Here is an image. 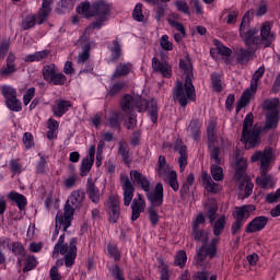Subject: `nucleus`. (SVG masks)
I'll return each mask as SVG.
<instances>
[{
	"label": "nucleus",
	"instance_id": "nucleus-1",
	"mask_svg": "<svg viewBox=\"0 0 280 280\" xmlns=\"http://www.w3.org/2000/svg\"><path fill=\"white\" fill-rule=\"evenodd\" d=\"M77 12L78 14L85 16V19L97 16V20L85 28L83 35L79 39L80 42L86 43L93 33V30H100L102 25H104L106 18L110 14V4L105 0H96L92 3L86 0L78 5Z\"/></svg>",
	"mask_w": 280,
	"mask_h": 280
},
{
	"label": "nucleus",
	"instance_id": "nucleus-2",
	"mask_svg": "<svg viewBox=\"0 0 280 280\" xmlns=\"http://www.w3.org/2000/svg\"><path fill=\"white\" fill-rule=\"evenodd\" d=\"M179 69L184 71L186 75L185 84L178 81L175 88V100L180 104V106H187V100H191L192 102L196 100V88H194V83L191 82V78H194V66H191V61L189 59H180L179 60Z\"/></svg>",
	"mask_w": 280,
	"mask_h": 280
},
{
	"label": "nucleus",
	"instance_id": "nucleus-3",
	"mask_svg": "<svg viewBox=\"0 0 280 280\" xmlns=\"http://www.w3.org/2000/svg\"><path fill=\"white\" fill-rule=\"evenodd\" d=\"M192 237L195 242H201L202 246L197 249L195 256V264L196 266H205L207 264V258L213 259L218 254V244L220 242V237H214L209 242V233L205 232L203 230H195L192 231Z\"/></svg>",
	"mask_w": 280,
	"mask_h": 280
},
{
	"label": "nucleus",
	"instance_id": "nucleus-4",
	"mask_svg": "<svg viewBox=\"0 0 280 280\" xmlns=\"http://www.w3.org/2000/svg\"><path fill=\"white\" fill-rule=\"evenodd\" d=\"M120 108L124 113L132 114L133 110L141 113L148 108L149 115L153 124H156L159 119V103L155 100H151L149 103L141 97H133L130 94H126L120 101Z\"/></svg>",
	"mask_w": 280,
	"mask_h": 280
},
{
	"label": "nucleus",
	"instance_id": "nucleus-5",
	"mask_svg": "<svg viewBox=\"0 0 280 280\" xmlns=\"http://www.w3.org/2000/svg\"><path fill=\"white\" fill-rule=\"evenodd\" d=\"M272 156H275L272 148L267 147L265 148L264 152L256 151L250 158L252 163H257V161H260V177L256 178V184H258L262 189L275 187V179L272 176L268 175V167H270Z\"/></svg>",
	"mask_w": 280,
	"mask_h": 280
},
{
	"label": "nucleus",
	"instance_id": "nucleus-6",
	"mask_svg": "<svg viewBox=\"0 0 280 280\" xmlns=\"http://www.w3.org/2000/svg\"><path fill=\"white\" fill-rule=\"evenodd\" d=\"M250 14H253V11H247L245 13L238 32L243 43L247 46V49L257 51V49H261V40L259 36V28L250 27Z\"/></svg>",
	"mask_w": 280,
	"mask_h": 280
},
{
	"label": "nucleus",
	"instance_id": "nucleus-7",
	"mask_svg": "<svg viewBox=\"0 0 280 280\" xmlns=\"http://www.w3.org/2000/svg\"><path fill=\"white\" fill-rule=\"evenodd\" d=\"M85 196L86 194L82 190H73L65 205L63 212L62 210H59L57 212L58 222H62V220H65L66 229H69V226H71L75 210L82 207V202H84Z\"/></svg>",
	"mask_w": 280,
	"mask_h": 280
},
{
	"label": "nucleus",
	"instance_id": "nucleus-8",
	"mask_svg": "<svg viewBox=\"0 0 280 280\" xmlns=\"http://www.w3.org/2000/svg\"><path fill=\"white\" fill-rule=\"evenodd\" d=\"M58 255H65V265L67 268H71L78 257V238H71L69 246H67L65 245V234H62L52 250L54 258L58 257Z\"/></svg>",
	"mask_w": 280,
	"mask_h": 280
},
{
	"label": "nucleus",
	"instance_id": "nucleus-9",
	"mask_svg": "<svg viewBox=\"0 0 280 280\" xmlns=\"http://www.w3.org/2000/svg\"><path fill=\"white\" fill-rule=\"evenodd\" d=\"M255 116H253V113H249L245 116V119L243 121V130H242V139L245 143V147L247 150H250V148H255L257 143H259L261 129L255 125Z\"/></svg>",
	"mask_w": 280,
	"mask_h": 280
},
{
	"label": "nucleus",
	"instance_id": "nucleus-10",
	"mask_svg": "<svg viewBox=\"0 0 280 280\" xmlns=\"http://www.w3.org/2000/svg\"><path fill=\"white\" fill-rule=\"evenodd\" d=\"M264 109L267 110L266 122L262 127V132L275 130L279 126V98L267 100L262 104Z\"/></svg>",
	"mask_w": 280,
	"mask_h": 280
},
{
	"label": "nucleus",
	"instance_id": "nucleus-11",
	"mask_svg": "<svg viewBox=\"0 0 280 280\" xmlns=\"http://www.w3.org/2000/svg\"><path fill=\"white\" fill-rule=\"evenodd\" d=\"M264 73H266V67L261 66L259 67L253 74L252 81H250V88L245 90L241 96V100L237 103L236 106V113H240L244 106L248 105V102H250V97L257 93V86L259 84V80L264 78Z\"/></svg>",
	"mask_w": 280,
	"mask_h": 280
},
{
	"label": "nucleus",
	"instance_id": "nucleus-12",
	"mask_svg": "<svg viewBox=\"0 0 280 280\" xmlns=\"http://www.w3.org/2000/svg\"><path fill=\"white\" fill-rule=\"evenodd\" d=\"M120 185L124 191V205L125 207H130L132 198H135V185L126 174H120Z\"/></svg>",
	"mask_w": 280,
	"mask_h": 280
},
{
	"label": "nucleus",
	"instance_id": "nucleus-13",
	"mask_svg": "<svg viewBox=\"0 0 280 280\" xmlns=\"http://www.w3.org/2000/svg\"><path fill=\"white\" fill-rule=\"evenodd\" d=\"M277 35L272 32V24L265 22L260 27V49H266L275 43Z\"/></svg>",
	"mask_w": 280,
	"mask_h": 280
},
{
	"label": "nucleus",
	"instance_id": "nucleus-14",
	"mask_svg": "<svg viewBox=\"0 0 280 280\" xmlns=\"http://www.w3.org/2000/svg\"><path fill=\"white\" fill-rule=\"evenodd\" d=\"M107 211L109 215V222L117 224V221L121 217V208L119 207V197L112 195L107 201Z\"/></svg>",
	"mask_w": 280,
	"mask_h": 280
},
{
	"label": "nucleus",
	"instance_id": "nucleus-15",
	"mask_svg": "<svg viewBox=\"0 0 280 280\" xmlns=\"http://www.w3.org/2000/svg\"><path fill=\"white\" fill-rule=\"evenodd\" d=\"M130 178L135 185H138V187L141 188L142 191L149 192L152 189L150 180L141 172L137 170L130 171Z\"/></svg>",
	"mask_w": 280,
	"mask_h": 280
},
{
	"label": "nucleus",
	"instance_id": "nucleus-16",
	"mask_svg": "<svg viewBox=\"0 0 280 280\" xmlns=\"http://www.w3.org/2000/svg\"><path fill=\"white\" fill-rule=\"evenodd\" d=\"M145 211V199L141 194H138V198H135L131 202V220L136 222L141 217V213Z\"/></svg>",
	"mask_w": 280,
	"mask_h": 280
},
{
	"label": "nucleus",
	"instance_id": "nucleus-17",
	"mask_svg": "<svg viewBox=\"0 0 280 280\" xmlns=\"http://www.w3.org/2000/svg\"><path fill=\"white\" fill-rule=\"evenodd\" d=\"M256 209L257 208L255 207V205L236 207L232 215L234 220H236V222H244L250 218V213H253Z\"/></svg>",
	"mask_w": 280,
	"mask_h": 280
},
{
	"label": "nucleus",
	"instance_id": "nucleus-18",
	"mask_svg": "<svg viewBox=\"0 0 280 280\" xmlns=\"http://www.w3.org/2000/svg\"><path fill=\"white\" fill-rule=\"evenodd\" d=\"M147 198L151 203L150 207H161L163 205V184L158 183L153 192H147Z\"/></svg>",
	"mask_w": 280,
	"mask_h": 280
},
{
	"label": "nucleus",
	"instance_id": "nucleus-19",
	"mask_svg": "<svg viewBox=\"0 0 280 280\" xmlns=\"http://www.w3.org/2000/svg\"><path fill=\"white\" fill-rule=\"evenodd\" d=\"M267 224V217H256L247 224L245 228V233H259V231H264V229H266Z\"/></svg>",
	"mask_w": 280,
	"mask_h": 280
},
{
	"label": "nucleus",
	"instance_id": "nucleus-20",
	"mask_svg": "<svg viewBox=\"0 0 280 280\" xmlns=\"http://www.w3.org/2000/svg\"><path fill=\"white\" fill-rule=\"evenodd\" d=\"M255 51L249 48H236L234 51V58L237 62V65H248L250 62V59L255 57Z\"/></svg>",
	"mask_w": 280,
	"mask_h": 280
},
{
	"label": "nucleus",
	"instance_id": "nucleus-21",
	"mask_svg": "<svg viewBox=\"0 0 280 280\" xmlns=\"http://www.w3.org/2000/svg\"><path fill=\"white\" fill-rule=\"evenodd\" d=\"M152 69L156 73H161L163 78H172V66L167 62H161L156 57L152 59Z\"/></svg>",
	"mask_w": 280,
	"mask_h": 280
},
{
	"label": "nucleus",
	"instance_id": "nucleus-22",
	"mask_svg": "<svg viewBox=\"0 0 280 280\" xmlns=\"http://www.w3.org/2000/svg\"><path fill=\"white\" fill-rule=\"evenodd\" d=\"M73 107V103L67 100H56L55 106H52V114L55 117H62L70 108Z\"/></svg>",
	"mask_w": 280,
	"mask_h": 280
},
{
	"label": "nucleus",
	"instance_id": "nucleus-23",
	"mask_svg": "<svg viewBox=\"0 0 280 280\" xmlns=\"http://www.w3.org/2000/svg\"><path fill=\"white\" fill-rule=\"evenodd\" d=\"M86 195L94 205H100V188L95 186L93 178H88Z\"/></svg>",
	"mask_w": 280,
	"mask_h": 280
},
{
	"label": "nucleus",
	"instance_id": "nucleus-24",
	"mask_svg": "<svg viewBox=\"0 0 280 280\" xmlns=\"http://www.w3.org/2000/svg\"><path fill=\"white\" fill-rule=\"evenodd\" d=\"M14 60H16V57L14 54L10 52L7 58V66L0 69V75L8 78V75H12V73H16V65H14Z\"/></svg>",
	"mask_w": 280,
	"mask_h": 280
},
{
	"label": "nucleus",
	"instance_id": "nucleus-25",
	"mask_svg": "<svg viewBox=\"0 0 280 280\" xmlns=\"http://www.w3.org/2000/svg\"><path fill=\"white\" fill-rule=\"evenodd\" d=\"M9 200L15 202L20 211H25V207H27V198L24 195H21L16 191H11L8 195Z\"/></svg>",
	"mask_w": 280,
	"mask_h": 280
},
{
	"label": "nucleus",
	"instance_id": "nucleus-26",
	"mask_svg": "<svg viewBox=\"0 0 280 280\" xmlns=\"http://www.w3.org/2000/svg\"><path fill=\"white\" fill-rule=\"evenodd\" d=\"M255 184L250 180V177L245 176L238 184V189L241 194H244V198H248L253 194V188Z\"/></svg>",
	"mask_w": 280,
	"mask_h": 280
},
{
	"label": "nucleus",
	"instance_id": "nucleus-27",
	"mask_svg": "<svg viewBox=\"0 0 280 280\" xmlns=\"http://www.w3.org/2000/svg\"><path fill=\"white\" fill-rule=\"evenodd\" d=\"M205 211L207 218H209L211 224L215 222V213H218V203L215 199H209L205 205Z\"/></svg>",
	"mask_w": 280,
	"mask_h": 280
},
{
	"label": "nucleus",
	"instance_id": "nucleus-28",
	"mask_svg": "<svg viewBox=\"0 0 280 280\" xmlns=\"http://www.w3.org/2000/svg\"><path fill=\"white\" fill-rule=\"evenodd\" d=\"M51 51L50 50H40V51H36L32 55H27L24 58V62H40L43 60H47V58H49Z\"/></svg>",
	"mask_w": 280,
	"mask_h": 280
},
{
	"label": "nucleus",
	"instance_id": "nucleus-29",
	"mask_svg": "<svg viewBox=\"0 0 280 280\" xmlns=\"http://www.w3.org/2000/svg\"><path fill=\"white\" fill-rule=\"evenodd\" d=\"M201 179L205 189H207V191H209L210 194H218V191H220L218 184H215L214 180L211 179V175L202 173Z\"/></svg>",
	"mask_w": 280,
	"mask_h": 280
},
{
	"label": "nucleus",
	"instance_id": "nucleus-30",
	"mask_svg": "<svg viewBox=\"0 0 280 280\" xmlns=\"http://www.w3.org/2000/svg\"><path fill=\"white\" fill-rule=\"evenodd\" d=\"M47 128H48L47 139H49V141L54 139H58V128H60V124L58 122V120L54 118H49Z\"/></svg>",
	"mask_w": 280,
	"mask_h": 280
},
{
	"label": "nucleus",
	"instance_id": "nucleus-31",
	"mask_svg": "<svg viewBox=\"0 0 280 280\" xmlns=\"http://www.w3.org/2000/svg\"><path fill=\"white\" fill-rule=\"evenodd\" d=\"M57 71H58V67H56V63L44 66L42 69V74L45 82L49 83V81L52 80Z\"/></svg>",
	"mask_w": 280,
	"mask_h": 280
},
{
	"label": "nucleus",
	"instance_id": "nucleus-32",
	"mask_svg": "<svg viewBox=\"0 0 280 280\" xmlns=\"http://www.w3.org/2000/svg\"><path fill=\"white\" fill-rule=\"evenodd\" d=\"M49 14H51V7L42 4V8L38 10L37 14H35L37 25H43V23L49 19Z\"/></svg>",
	"mask_w": 280,
	"mask_h": 280
},
{
	"label": "nucleus",
	"instance_id": "nucleus-33",
	"mask_svg": "<svg viewBox=\"0 0 280 280\" xmlns=\"http://www.w3.org/2000/svg\"><path fill=\"white\" fill-rule=\"evenodd\" d=\"M200 128H202V125L200 124V120L194 119L190 121L188 126V132H190L191 137L195 139V141H198L200 139Z\"/></svg>",
	"mask_w": 280,
	"mask_h": 280
},
{
	"label": "nucleus",
	"instance_id": "nucleus-34",
	"mask_svg": "<svg viewBox=\"0 0 280 280\" xmlns=\"http://www.w3.org/2000/svg\"><path fill=\"white\" fill-rule=\"evenodd\" d=\"M247 167H248V161H246V159H241L237 161L236 171H235L236 180H242V178H244V174Z\"/></svg>",
	"mask_w": 280,
	"mask_h": 280
},
{
	"label": "nucleus",
	"instance_id": "nucleus-35",
	"mask_svg": "<svg viewBox=\"0 0 280 280\" xmlns=\"http://www.w3.org/2000/svg\"><path fill=\"white\" fill-rule=\"evenodd\" d=\"M224 226H226V217L221 215L213 224V235H215V237L222 235V233H224Z\"/></svg>",
	"mask_w": 280,
	"mask_h": 280
},
{
	"label": "nucleus",
	"instance_id": "nucleus-36",
	"mask_svg": "<svg viewBox=\"0 0 280 280\" xmlns=\"http://www.w3.org/2000/svg\"><path fill=\"white\" fill-rule=\"evenodd\" d=\"M130 63H119L116 67V70L113 74V80H117V78H121L124 75H128V73H130Z\"/></svg>",
	"mask_w": 280,
	"mask_h": 280
},
{
	"label": "nucleus",
	"instance_id": "nucleus-37",
	"mask_svg": "<svg viewBox=\"0 0 280 280\" xmlns=\"http://www.w3.org/2000/svg\"><path fill=\"white\" fill-rule=\"evenodd\" d=\"M215 128H218V122L215 120H210L207 127V137L210 143H214V141L218 139Z\"/></svg>",
	"mask_w": 280,
	"mask_h": 280
},
{
	"label": "nucleus",
	"instance_id": "nucleus-38",
	"mask_svg": "<svg viewBox=\"0 0 280 280\" xmlns=\"http://www.w3.org/2000/svg\"><path fill=\"white\" fill-rule=\"evenodd\" d=\"M36 14H28L21 23V28L25 32L36 26Z\"/></svg>",
	"mask_w": 280,
	"mask_h": 280
},
{
	"label": "nucleus",
	"instance_id": "nucleus-39",
	"mask_svg": "<svg viewBox=\"0 0 280 280\" xmlns=\"http://www.w3.org/2000/svg\"><path fill=\"white\" fill-rule=\"evenodd\" d=\"M118 154H120L126 165L130 164V149L128 148V144L120 142Z\"/></svg>",
	"mask_w": 280,
	"mask_h": 280
},
{
	"label": "nucleus",
	"instance_id": "nucleus-40",
	"mask_svg": "<svg viewBox=\"0 0 280 280\" xmlns=\"http://www.w3.org/2000/svg\"><path fill=\"white\" fill-rule=\"evenodd\" d=\"M48 84H54V86H65V84H67V75L58 70L52 80L48 81Z\"/></svg>",
	"mask_w": 280,
	"mask_h": 280
},
{
	"label": "nucleus",
	"instance_id": "nucleus-41",
	"mask_svg": "<svg viewBox=\"0 0 280 280\" xmlns=\"http://www.w3.org/2000/svg\"><path fill=\"white\" fill-rule=\"evenodd\" d=\"M93 163H95V161L84 158L82 160L81 167H80V172H81L80 176L82 177L88 176L89 172H91L93 167Z\"/></svg>",
	"mask_w": 280,
	"mask_h": 280
},
{
	"label": "nucleus",
	"instance_id": "nucleus-42",
	"mask_svg": "<svg viewBox=\"0 0 280 280\" xmlns=\"http://www.w3.org/2000/svg\"><path fill=\"white\" fill-rule=\"evenodd\" d=\"M179 159V170L180 172H185V167H187V147H180L178 150Z\"/></svg>",
	"mask_w": 280,
	"mask_h": 280
},
{
	"label": "nucleus",
	"instance_id": "nucleus-43",
	"mask_svg": "<svg viewBox=\"0 0 280 280\" xmlns=\"http://www.w3.org/2000/svg\"><path fill=\"white\" fill-rule=\"evenodd\" d=\"M112 51V58L110 62H117L119 58H121V45H119V42L114 40L113 47L110 48Z\"/></svg>",
	"mask_w": 280,
	"mask_h": 280
},
{
	"label": "nucleus",
	"instance_id": "nucleus-44",
	"mask_svg": "<svg viewBox=\"0 0 280 280\" xmlns=\"http://www.w3.org/2000/svg\"><path fill=\"white\" fill-rule=\"evenodd\" d=\"M211 83L213 91H215V93H222V75H220L219 73H212Z\"/></svg>",
	"mask_w": 280,
	"mask_h": 280
},
{
	"label": "nucleus",
	"instance_id": "nucleus-45",
	"mask_svg": "<svg viewBox=\"0 0 280 280\" xmlns=\"http://www.w3.org/2000/svg\"><path fill=\"white\" fill-rule=\"evenodd\" d=\"M128 86L126 82H118L110 86L107 97H115V95H119L120 91H124Z\"/></svg>",
	"mask_w": 280,
	"mask_h": 280
},
{
	"label": "nucleus",
	"instance_id": "nucleus-46",
	"mask_svg": "<svg viewBox=\"0 0 280 280\" xmlns=\"http://www.w3.org/2000/svg\"><path fill=\"white\" fill-rule=\"evenodd\" d=\"M211 176H212L213 180H223L224 179V171L218 164H212L211 165Z\"/></svg>",
	"mask_w": 280,
	"mask_h": 280
},
{
	"label": "nucleus",
	"instance_id": "nucleus-47",
	"mask_svg": "<svg viewBox=\"0 0 280 280\" xmlns=\"http://www.w3.org/2000/svg\"><path fill=\"white\" fill-rule=\"evenodd\" d=\"M10 171L13 176L16 174H21L23 172V164L21 163V159H13L9 162Z\"/></svg>",
	"mask_w": 280,
	"mask_h": 280
},
{
	"label": "nucleus",
	"instance_id": "nucleus-48",
	"mask_svg": "<svg viewBox=\"0 0 280 280\" xmlns=\"http://www.w3.org/2000/svg\"><path fill=\"white\" fill-rule=\"evenodd\" d=\"M90 58H91V46L86 44L83 47V51L79 54L77 62L78 65H84V62H86V60H89Z\"/></svg>",
	"mask_w": 280,
	"mask_h": 280
},
{
	"label": "nucleus",
	"instance_id": "nucleus-49",
	"mask_svg": "<svg viewBox=\"0 0 280 280\" xmlns=\"http://www.w3.org/2000/svg\"><path fill=\"white\" fill-rule=\"evenodd\" d=\"M47 161H49V156L42 155L37 166H36V174H47Z\"/></svg>",
	"mask_w": 280,
	"mask_h": 280
},
{
	"label": "nucleus",
	"instance_id": "nucleus-50",
	"mask_svg": "<svg viewBox=\"0 0 280 280\" xmlns=\"http://www.w3.org/2000/svg\"><path fill=\"white\" fill-rule=\"evenodd\" d=\"M5 104L10 110H13L15 113H19V110H22L21 107V101L16 98V96H13L12 98H8L5 101Z\"/></svg>",
	"mask_w": 280,
	"mask_h": 280
},
{
	"label": "nucleus",
	"instance_id": "nucleus-51",
	"mask_svg": "<svg viewBox=\"0 0 280 280\" xmlns=\"http://www.w3.org/2000/svg\"><path fill=\"white\" fill-rule=\"evenodd\" d=\"M168 185L172 187L173 191H178L180 189V185H178V175L176 171H171L168 175Z\"/></svg>",
	"mask_w": 280,
	"mask_h": 280
},
{
	"label": "nucleus",
	"instance_id": "nucleus-52",
	"mask_svg": "<svg viewBox=\"0 0 280 280\" xmlns=\"http://www.w3.org/2000/svg\"><path fill=\"white\" fill-rule=\"evenodd\" d=\"M185 264H187V253L185 250L177 252L174 265L185 268Z\"/></svg>",
	"mask_w": 280,
	"mask_h": 280
},
{
	"label": "nucleus",
	"instance_id": "nucleus-53",
	"mask_svg": "<svg viewBox=\"0 0 280 280\" xmlns=\"http://www.w3.org/2000/svg\"><path fill=\"white\" fill-rule=\"evenodd\" d=\"M132 16H133L135 21H139V22H142L145 19V16L143 15V4L142 3L136 4L133 12H132Z\"/></svg>",
	"mask_w": 280,
	"mask_h": 280
},
{
	"label": "nucleus",
	"instance_id": "nucleus-54",
	"mask_svg": "<svg viewBox=\"0 0 280 280\" xmlns=\"http://www.w3.org/2000/svg\"><path fill=\"white\" fill-rule=\"evenodd\" d=\"M160 47H162L164 51H172V49H174V44L170 42V36L162 35V37L160 38Z\"/></svg>",
	"mask_w": 280,
	"mask_h": 280
},
{
	"label": "nucleus",
	"instance_id": "nucleus-55",
	"mask_svg": "<svg viewBox=\"0 0 280 280\" xmlns=\"http://www.w3.org/2000/svg\"><path fill=\"white\" fill-rule=\"evenodd\" d=\"M61 226H62V231L63 232H67V229H69V228H66L67 223L65 222V218L62 219V222L58 221V212H57V215H56V226H55V232H54V235H52V242H55V240H57L58 233H60V228Z\"/></svg>",
	"mask_w": 280,
	"mask_h": 280
},
{
	"label": "nucleus",
	"instance_id": "nucleus-56",
	"mask_svg": "<svg viewBox=\"0 0 280 280\" xmlns=\"http://www.w3.org/2000/svg\"><path fill=\"white\" fill-rule=\"evenodd\" d=\"M1 93L5 100H11L12 97H16V90L14 88H11L9 85H3L1 88Z\"/></svg>",
	"mask_w": 280,
	"mask_h": 280
},
{
	"label": "nucleus",
	"instance_id": "nucleus-57",
	"mask_svg": "<svg viewBox=\"0 0 280 280\" xmlns=\"http://www.w3.org/2000/svg\"><path fill=\"white\" fill-rule=\"evenodd\" d=\"M148 213L152 226H156L159 224V212L154 207H149Z\"/></svg>",
	"mask_w": 280,
	"mask_h": 280
},
{
	"label": "nucleus",
	"instance_id": "nucleus-58",
	"mask_svg": "<svg viewBox=\"0 0 280 280\" xmlns=\"http://www.w3.org/2000/svg\"><path fill=\"white\" fill-rule=\"evenodd\" d=\"M34 268H36V257L27 256L23 272H30V270H34Z\"/></svg>",
	"mask_w": 280,
	"mask_h": 280
},
{
	"label": "nucleus",
	"instance_id": "nucleus-59",
	"mask_svg": "<svg viewBox=\"0 0 280 280\" xmlns=\"http://www.w3.org/2000/svg\"><path fill=\"white\" fill-rule=\"evenodd\" d=\"M36 93V88H30L23 97V102H24V106H27V104H30L32 102V100L34 98V95Z\"/></svg>",
	"mask_w": 280,
	"mask_h": 280
},
{
	"label": "nucleus",
	"instance_id": "nucleus-60",
	"mask_svg": "<svg viewBox=\"0 0 280 280\" xmlns=\"http://www.w3.org/2000/svg\"><path fill=\"white\" fill-rule=\"evenodd\" d=\"M170 174H172V172H170V166H158V175L160 176V178H162V180H167V176H170Z\"/></svg>",
	"mask_w": 280,
	"mask_h": 280
},
{
	"label": "nucleus",
	"instance_id": "nucleus-61",
	"mask_svg": "<svg viewBox=\"0 0 280 280\" xmlns=\"http://www.w3.org/2000/svg\"><path fill=\"white\" fill-rule=\"evenodd\" d=\"M23 143L26 150H30V148H34V136H32L30 132H25L23 136Z\"/></svg>",
	"mask_w": 280,
	"mask_h": 280
},
{
	"label": "nucleus",
	"instance_id": "nucleus-62",
	"mask_svg": "<svg viewBox=\"0 0 280 280\" xmlns=\"http://www.w3.org/2000/svg\"><path fill=\"white\" fill-rule=\"evenodd\" d=\"M175 5L179 12H183L184 14H190L189 5L185 2V0H177Z\"/></svg>",
	"mask_w": 280,
	"mask_h": 280
},
{
	"label": "nucleus",
	"instance_id": "nucleus-63",
	"mask_svg": "<svg viewBox=\"0 0 280 280\" xmlns=\"http://www.w3.org/2000/svg\"><path fill=\"white\" fill-rule=\"evenodd\" d=\"M11 246L12 253L14 255H23V253H25V247H23V244H21V242H13Z\"/></svg>",
	"mask_w": 280,
	"mask_h": 280
},
{
	"label": "nucleus",
	"instance_id": "nucleus-64",
	"mask_svg": "<svg viewBox=\"0 0 280 280\" xmlns=\"http://www.w3.org/2000/svg\"><path fill=\"white\" fill-rule=\"evenodd\" d=\"M109 126L110 128H121L119 124V114L115 113L109 117Z\"/></svg>",
	"mask_w": 280,
	"mask_h": 280
}]
</instances>
